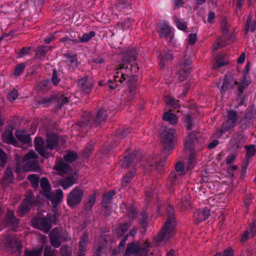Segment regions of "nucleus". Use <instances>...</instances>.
<instances>
[{
  "label": "nucleus",
  "mask_w": 256,
  "mask_h": 256,
  "mask_svg": "<svg viewBox=\"0 0 256 256\" xmlns=\"http://www.w3.org/2000/svg\"><path fill=\"white\" fill-rule=\"evenodd\" d=\"M136 55L137 52L134 48L127 52L126 58L120 64V67L116 70L112 79L109 80L108 82V86L111 90H114L120 86L122 82L126 80L127 76L126 73L128 69V63H131L132 71L136 72L138 69L136 62Z\"/></svg>",
  "instance_id": "f257e3e1"
},
{
  "label": "nucleus",
  "mask_w": 256,
  "mask_h": 256,
  "mask_svg": "<svg viewBox=\"0 0 256 256\" xmlns=\"http://www.w3.org/2000/svg\"><path fill=\"white\" fill-rule=\"evenodd\" d=\"M134 170H132L126 174L124 178H123L122 181V184L123 186H126L128 183L130 182L132 178L134 176Z\"/></svg>",
  "instance_id": "37998d69"
},
{
  "label": "nucleus",
  "mask_w": 256,
  "mask_h": 256,
  "mask_svg": "<svg viewBox=\"0 0 256 256\" xmlns=\"http://www.w3.org/2000/svg\"><path fill=\"white\" fill-rule=\"evenodd\" d=\"M82 196L83 192L81 189L74 188L68 196L67 201L68 205L72 208H74L81 202Z\"/></svg>",
  "instance_id": "9b49d317"
},
{
  "label": "nucleus",
  "mask_w": 256,
  "mask_h": 256,
  "mask_svg": "<svg viewBox=\"0 0 256 256\" xmlns=\"http://www.w3.org/2000/svg\"><path fill=\"white\" fill-rule=\"evenodd\" d=\"M226 44L223 42L222 40H220L219 42H218L216 44L213 46V48L214 50H218L224 46Z\"/></svg>",
  "instance_id": "338daca9"
},
{
  "label": "nucleus",
  "mask_w": 256,
  "mask_h": 256,
  "mask_svg": "<svg viewBox=\"0 0 256 256\" xmlns=\"http://www.w3.org/2000/svg\"><path fill=\"white\" fill-rule=\"evenodd\" d=\"M196 164V156L193 154H191L188 161V169L192 168Z\"/></svg>",
  "instance_id": "49530a36"
},
{
  "label": "nucleus",
  "mask_w": 256,
  "mask_h": 256,
  "mask_svg": "<svg viewBox=\"0 0 256 256\" xmlns=\"http://www.w3.org/2000/svg\"><path fill=\"white\" fill-rule=\"evenodd\" d=\"M137 92L136 86V84H133L128 88V90L124 97L128 102H130L135 98L136 94Z\"/></svg>",
  "instance_id": "2f4dec72"
},
{
  "label": "nucleus",
  "mask_w": 256,
  "mask_h": 256,
  "mask_svg": "<svg viewBox=\"0 0 256 256\" xmlns=\"http://www.w3.org/2000/svg\"><path fill=\"white\" fill-rule=\"evenodd\" d=\"M246 138L242 133L237 134L234 136L233 139L230 141L232 144L233 145L234 148L236 150H238L242 147V144L245 142Z\"/></svg>",
  "instance_id": "412c9836"
},
{
  "label": "nucleus",
  "mask_w": 256,
  "mask_h": 256,
  "mask_svg": "<svg viewBox=\"0 0 256 256\" xmlns=\"http://www.w3.org/2000/svg\"><path fill=\"white\" fill-rule=\"evenodd\" d=\"M52 81L55 85L57 84L60 81V79L58 76L57 72L55 70H53Z\"/></svg>",
  "instance_id": "680f3d73"
},
{
  "label": "nucleus",
  "mask_w": 256,
  "mask_h": 256,
  "mask_svg": "<svg viewBox=\"0 0 256 256\" xmlns=\"http://www.w3.org/2000/svg\"><path fill=\"white\" fill-rule=\"evenodd\" d=\"M28 178L33 188H38L40 180V178L38 175L35 174H30L28 176Z\"/></svg>",
  "instance_id": "f704fd0d"
},
{
  "label": "nucleus",
  "mask_w": 256,
  "mask_h": 256,
  "mask_svg": "<svg viewBox=\"0 0 256 256\" xmlns=\"http://www.w3.org/2000/svg\"><path fill=\"white\" fill-rule=\"evenodd\" d=\"M50 49L48 46H40L38 48L37 52L38 54L44 56Z\"/></svg>",
  "instance_id": "5fc2aeb1"
},
{
  "label": "nucleus",
  "mask_w": 256,
  "mask_h": 256,
  "mask_svg": "<svg viewBox=\"0 0 256 256\" xmlns=\"http://www.w3.org/2000/svg\"><path fill=\"white\" fill-rule=\"evenodd\" d=\"M93 147H94V144L92 142H90L88 144L87 147L86 148V149L84 150V153H85L86 156H87L89 154V153L92 150Z\"/></svg>",
  "instance_id": "69168bd1"
},
{
  "label": "nucleus",
  "mask_w": 256,
  "mask_h": 256,
  "mask_svg": "<svg viewBox=\"0 0 256 256\" xmlns=\"http://www.w3.org/2000/svg\"><path fill=\"white\" fill-rule=\"evenodd\" d=\"M196 40H197V36L196 34H194V33L190 34L188 35V43L190 45H192L196 41Z\"/></svg>",
  "instance_id": "13d9d810"
},
{
  "label": "nucleus",
  "mask_w": 256,
  "mask_h": 256,
  "mask_svg": "<svg viewBox=\"0 0 256 256\" xmlns=\"http://www.w3.org/2000/svg\"><path fill=\"white\" fill-rule=\"evenodd\" d=\"M247 25H248V28L246 29V32L248 30L250 29L251 31L254 32L256 30V21H254L252 24V26H250V22H248V20H247Z\"/></svg>",
  "instance_id": "774afa93"
},
{
  "label": "nucleus",
  "mask_w": 256,
  "mask_h": 256,
  "mask_svg": "<svg viewBox=\"0 0 256 256\" xmlns=\"http://www.w3.org/2000/svg\"><path fill=\"white\" fill-rule=\"evenodd\" d=\"M165 101L166 104L172 106L174 108H178L179 107L178 101L171 96H168L165 98Z\"/></svg>",
  "instance_id": "72a5a7b5"
},
{
  "label": "nucleus",
  "mask_w": 256,
  "mask_h": 256,
  "mask_svg": "<svg viewBox=\"0 0 256 256\" xmlns=\"http://www.w3.org/2000/svg\"><path fill=\"white\" fill-rule=\"evenodd\" d=\"M77 154L73 151L68 152L64 156V158L67 162H71L75 161L77 158Z\"/></svg>",
  "instance_id": "e433bc0d"
},
{
  "label": "nucleus",
  "mask_w": 256,
  "mask_h": 256,
  "mask_svg": "<svg viewBox=\"0 0 256 256\" xmlns=\"http://www.w3.org/2000/svg\"><path fill=\"white\" fill-rule=\"evenodd\" d=\"M221 29L224 34H226L228 30V26L226 20L224 19L220 22Z\"/></svg>",
  "instance_id": "4d7b16f0"
},
{
  "label": "nucleus",
  "mask_w": 256,
  "mask_h": 256,
  "mask_svg": "<svg viewBox=\"0 0 256 256\" xmlns=\"http://www.w3.org/2000/svg\"><path fill=\"white\" fill-rule=\"evenodd\" d=\"M175 169L176 172H180L181 174H184L186 172V170L182 163L178 162L176 164Z\"/></svg>",
  "instance_id": "603ef678"
},
{
  "label": "nucleus",
  "mask_w": 256,
  "mask_h": 256,
  "mask_svg": "<svg viewBox=\"0 0 256 256\" xmlns=\"http://www.w3.org/2000/svg\"><path fill=\"white\" fill-rule=\"evenodd\" d=\"M55 212L52 215L47 214L46 216L36 217L32 220L34 226L47 232L52 228V223L56 221Z\"/></svg>",
  "instance_id": "0eeeda50"
},
{
  "label": "nucleus",
  "mask_w": 256,
  "mask_h": 256,
  "mask_svg": "<svg viewBox=\"0 0 256 256\" xmlns=\"http://www.w3.org/2000/svg\"><path fill=\"white\" fill-rule=\"evenodd\" d=\"M192 63V61L189 58L185 60L182 65L184 68L178 70V79L180 81H184L190 74V68L188 67Z\"/></svg>",
  "instance_id": "4468645a"
},
{
  "label": "nucleus",
  "mask_w": 256,
  "mask_h": 256,
  "mask_svg": "<svg viewBox=\"0 0 256 256\" xmlns=\"http://www.w3.org/2000/svg\"><path fill=\"white\" fill-rule=\"evenodd\" d=\"M249 84V82L246 78H244L241 82H238L237 85H238V89L240 94L243 92L246 87L248 86Z\"/></svg>",
  "instance_id": "79ce46f5"
},
{
  "label": "nucleus",
  "mask_w": 256,
  "mask_h": 256,
  "mask_svg": "<svg viewBox=\"0 0 256 256\" xmlns=\"http://www.w3.org/2000/svg\"><path fill=\"white\" fill-rule=\"evenodd\" d=\"M234 252L232 248H228L223 252L224 256H234Z\"/></svg>",
  "instance_id": "e2e57ef3"
},
{
  "label": "nucleus",
  "mask_w": 256,
  "mask_h": 256,
  "mask_svg": "<svg viewBox=\"0 0 256 256\" xmlns=\"http://www.w3.org/2000/svg\"><path fill=\"white\" fill-rule=\"evenodd\" d=\"M44 256H56L54 250H52L51 248L46 246L45 248Z\"/></svg>",
  "instance_id": "052dcab7"
},
{
  "label": "nucleus",
  "mask_w": 256,
  "mask_h": 256,
  "mask_svg": "<svg viewBox=\"0 0 256 256\" xmlns=\"http://www.w3.org/2000/svg\"><path fill=\"white\" fill-rule=\"evenodd\" d=\"M209 216V210L206 208H204L201 210H198V212L194 214V216L198 220V222H201L205 220L208 218Z\"/></svg>",
  "instance_id": "c85d7f7f"
},
{
  "label": "nucleus",
  "mask_w": 256,
  "mask_h": 256,
  "mask_svg": "<svg viewBox=\"0 0 256 256\" xmlns=\"http://www.w3.org/2000/svg\"><path fill=\"white\" fill-rule=\"evenodd\" d=\"M37 158V154L34 151H30L23 158V161L25 163L23 165L22 168H18L16 170L18 172L35 170L38 168Z\"/></svg>",
  "instance_id": "1a4fd4ad"
},
{
  "label": "nucleus",
  "mask_w": 256,
  "mask_h": 256,
  "mask_svg": "<svg viewBox=\"0 0 256 256\" xmlns=\"http://www.w3.org/2000/svg\"><path fill=\"white\" fill-rule=\"evenodd\" d=\"M130 224L124 223L120 225L114 231V234L117 237H120L123 236L130 227Z\"/></svg>",
  "instance_id": "cd10ccee"
},
{
  "label": "nucleus",
  "mask_w": 256,
  "mask_h": 256,
  "mask_svg": "<svg viewBox=\"0 0 256 256\" xmlns=\"http://www.w3.org/2000/svg\"><path fill=\"white\" fill-rule=\"evenodd\" d=\"M140 154L137 152L136 154H134L130 156H126L124 159L122 160L121 166L122 168H129L132 164L136 162L140 158Z\"/></svg>",
  "instance_id": "6ab92c4d"
},
{
  "label": "nucleus",
  "mask_w": 256,
  "mask_h": 256,
  "mask_svg": "<svg viewBox=\"0 0 256 256\" xmlns=\"http://www.w3.org/2000/svg\"><path fill=\"white\" fill-rule=\"evenodd\" d=\"M12 180L13 174L12 170L10 168L6 169L4 174V180L8 182H11Z\"/></svg>",
  "instance_id": "c03bdc74"
},
{
  "label": "nucleus",
  "mask_w": 256,
  "mask_h": 256,
  "mask_svg": "<svg viewBox=\"0 0 256 256\" xmlns=\"http://www.w3.org/2000/svg\"><path fill=\"white\" fill-rule=\"evenodd\" d=\"M60 140L56 135L49 136L45 144L44 140L40 138L34 139V146L38 154L44 158H48L51 155V151L57 146L58 143Z\"/></svg>",
  "instance_id": "f03ea898"
},
{
  "label": "nucleus",
  "mask_w": 256,
  "mask_h": 256,
  "mask_svg": "<svg viewBox=\"0 0 256 256\" xmlns=\"http://www.w3.org/2000/svg\"><path fill=\"white\" fill-rule=\"evenodd\" d=\"M190 208V204L189 200L186 198H182V210H185Z\"/></svg>",
  "instance_id": "09e8293b"
},
{
  "label": "nucleus",
  "mask_w": 256,
  "mask_h": 256,
  "mask_svg": "<svg viewBox=\"0 0 256 256\" xmlns=\"http://www.w3.org/2000/svg\"><path fill=\"white\" fill-rule=\"evenodd\" d=\"M42 250V248H40L36 250L26 251L25 253V256H41Z\"/></svg>",
  "instance_id": "a18cd8bd"
},
{
  "label": "nucleus",
  "mask_w": 256,
  "mask_h": 256,
  "mask_svg": "<svg viewBox=\"0 0 256 256\" xmlns=\"http://www.w3.org/2000/svg\"><path fill=\"white\" fill-rule=\"evenodd\" d=\"M107 116L108 114L106 111L104 109H101L98 111L96 117H94L90 114H88V120L92 123L100 124L106 119Z\"/></svg>",
  "instance_id": "dca6fc26"
},
{
  "label": "nucleus",
  "mask_w": 256,
  "mask_h": 256,
  "mask_svg": "<svg viewBox=\"0 0 256 256\" xmlns=\"http://www.w3.org/2000/svg\"><path fill=\"white\" fill-rule=\"evenodd\" d=\"M238 119L236 113L233 110H230L228 112V120L222 124V128L220 130H216L213 136L214 138H220L224 133L230 130L231 128L236 125V121Z\"/></svg>",
  "instance_id": "6e6552de"
},
{
  "label": "nucleus",
  "mask_w": 256,
  "mask_h": 256,
  "mask_svg": "<svg viewBox=\"0 0 256 256\" xmlns=\"http://www.w3.org/2000/svg\"><path fill=\"white\" fill-rule=\"evenodd\" d=\"M40 188L42 192L45 196L51 200L54 207H56L58 204L62 202L64 198L63 192L58 189L54 194L50 192L49 182L46 178H42L40 180Z\"/></svg>",
  "instance_id": "20e7f679"
},
{
  "label": "nucleus",
  "mask_w": 256,
  "mask_h": 256,
  "mask_svg": "<svg viewBox=\"0 0 256 256\" xmlns=\"http://www.w3.org/2000/svg\"><path fill=\"white\" fill-rule=\"evenodd\" d=\"M54 168L59 174L62 175L64 174H68L70 167L62 160H60V161H57Z\"/></svg>",
  "instance_id": "4be33fe9"
},
{
  "label": "nucleus",
  "mask_w": 256,
  "mask_h": 256,
  "mask_svg": "<svg viewBox=\"0 0 256 256\" xmlns=\"http://www.w3.org/2000/svg\"><path fill=\"white\" fill-rule=\"evenodd\" d=\"M128 236V234L125 235L122 240L120 242L118 246V249L120 252H122L124 250Z\"/></svg>",
  "instance_id": "864d4df0"
},
{
  "label": "nucleus",
  "mask_w": 256,
  "mask_h": 256,
  "mask_svg": "<svg viewBox=\"0 0 256 256\" xmlns=\"http://www.w3.org/2000/svg\"><path fill=\"white\" fill-rule=\"evenodd\" d=\"M88 238V235L86 234L82 238L79 243V256H84V252L86 249Z\"/></svg>",
  "instance_id": "bb28decb"
},
{
  "label": "nucleus",
  "mask_w": 256,
  "mask_h": 256,
  "mask_svg": "<svg viewBox=\"0 0 256 256\" xmlns=\"http://www.w3.org/2000/svg\"><path fill=\"white\" fill-rule=\"evenodd\" d=\"M5 244L6 246L11 248L13 252H20L22 248L20 242L16 238L12 236H8L6 238Z\"/></svg>",
  "instance_id": "f8f14e48"
},
{
  "label": "nucleus",
  "mask_w": 256,
  "mask_h": 256,
  "mask_svg": "<svg viewBox=\"0 0 256 256\" xmlns=\"http://www.w3.org/2000/svg\"><path fill=\"white\" fill-rule=\"evenodd\" d=\"M76 178V174L74 172V174L62 180H60V184L64 189H67L74 184Z\"/></svg>",
  "instance_id": "393cba45"
},
{
  "label": "nucleus",
  "mask_w": 256,
  "mask_h": 256,
  "mask_svg": "<svg viewBox=\"0 0 256 256\" xmlns=\"http://www.w3.org/2000/svg\"><path fill=\"white\" fill-rule=\"evenodd\" d=\"M246 150V158L247 159L251 158L256 152L255 146L252 144L250 146H244Z\"/></svg>",
  "instance_id": "c9c22d12"
},
{
  "label": "nucleus",
  "mask_w": 256,
  "mask_h": 256,
  "mask_svg": "<svg viewBox=\"0 0 256 256\" xmlns=\"http://www.w3.org/2000/svg\"><path fill=\"white\" fill-rule=\"evenodd\" d=\"M168 218L165 224L159 233L156 240L158 242L166 241L174 234L176 226L175 220L173 216L174 208L171 206H168L166 208Z\"/></svg>",
  "instance_id": "7ed1b4c3"
},
{
  "label": "nucleus",
  "mask_w": 256,
  "mask_h": 256,
  "mask_svg": "<svg viewBox=\"0 0 256 256\" xmlns=\"http://www.w3.org/2000/svg\"><path fill=\"white\" fill-rule=\"evenodd\" d=\"M4 142L8 144H12L15 146L21 147L22 145L18 142L14 138L12 132V128H9L6 130L2 136Z\"/></svg>",
  "instance_id": "f3484780"
},
{
  "label": "nucleus",
  "mask_w": 256,
  "mask_h": 256,
  "mask_svg": "<svg viewBox=\"0 0 256 256\" xmlns=\"http://www.w3.org/2000/svg\"><path fill=\"white\" fill-rule=\"evenodd\" d=\"M54 100H56L58 102L56 107L58 108H60L62 106V105L66 104L68 102V100L67 97L60 95L58 96L56 98L54 99Z\"/></svg>",
  "instance_id": "4c0bfd02"
},
{
  "label": "nucleus",
  "mask_w": 256,
  "mask_h": 256,
  "mask_svg": "<svg viewBox=\"0 0 256 256\" xmlns=\"http://www.w3.org/2000/svg\"><path fill=\"white\" fill-rule=\"evenodd\" d=\"M25 68V65L24 64H20L16 66V67L14 72V74L16 76H20L22 72H23L24 68Z\"/></svg>",
  "instance_id": "8fccbe9b"
},
{
  "label": "nucleus",
  "mask_w": 256,
  "mask_h": 256,
  "mask_svg": "<svg viewBox=\"0 0 256 256\" xmlns=\"http://www.w3.org/2000/svg\"><path fill=\"white\" fill-rule=\"evenodd\" d=\"M78 84L81 90L83 92L87 94L90 91L92 86V82L88 78H84L78 80Z\"/></svg>",
  "instance_id": "aec40b11"
},
{
  "label": "nucleus",
  "mask_w": 256,
  "mask_h": 256,
  "mask_svg": "<svg viewBox=\"0 0 256 256\" xmlns=\"http://www.w3.org/2000/svg\"><path fill=\"white\" fill-rule=\"evenodd\" d=\"M236 155L234 154H232L228 156L226 159V164H230L234 163L236 159Z\"/></svg>",
  "instance_id": "6e6d98bb"
},
{
  "label": "nucleus",
  "mask_w": 256,
  "mask_h": 256,
  "mask_svg": "<svg viewBox=\"0 0 256 256\" xmlns=\"http://www.w3.org/2000/svg\"><path fill=\"white\" fill-rule=\"evenodd\" d=\"M158 32L160 36L162 38L170 37L171 36L170 28L166 22L160 23Z\"/></svg>",
  "instance_id": "b1692460"
},
{
  "label": "nucleus",
  "mask_w": 256,
  "mask_h": 256,
  "mask_svg": "<svg viewBox=\"0 0 256 256\" xmlns=\"http://www.w3.org/2000/svg\"><path fill=\"white\" fill-rule=\"evenodd\" d=\"M16 136L22 144H26L30 145L31 144V139L28 134H26L24 131H18L16 133Z\"/></svg>",
  "instance_id": "a878e982"
},
{
  "label": "nucleus",
  "mask_w": 256,
  "mask_h": 256,
  "mask_svg": "<svg viewBox=\"0 0 256 256\" xmlns=\"http://www.w3.org/2000/svg\"><path fill=\"white\" fill-rule=\"evenodd\" d=\"M49 84V80H45L40 82L38 84V86L42 90H45L48 87Z\"/></svg>",
  "instance_id": "bf43d9fd"
},
{
  "label": "nucleus",
  "mask_w": 256,
  "mask_h": 256,
  "mask_svg": "<svg viewBox=\"0 0 256 256\" xmlns=\"http://www.w3.org/2000/svg\"><path fill=\"white\" fill-rule=\"evenodd\" d=\"M30 50V48L26 47L20 50L18 52V54L19 57H22L25 54H26L28 53Z\"/></svg>",
  "instance_id": "0e129e2a"
},
{
  "label": "nucleus",
  "mask_w": 256,
  "mask_h": 256,
  "mask_svg": "<svg viewBox=\"0 0 256 256\" xmlns=\"http://www.w3.org/2000/svg\"><path fill=\"white\" fill-rule=\"evenodd\" d=\"M176 134L174 129L170 128L164 130L160 134V138L164 146V154H170L174 149L175 144Z\"/></svg>",
  "instance_id": "39448f33"
},
{
  "label": "nucleus",
  "mask_w": 256,
  "mask_h": 256,
  "mask_svg": "<svg viewBox=\"0 0 256 256\" xmlns=\"http://www.w3.org/2000/svg\"><path fill=\"white\" fill-rule=\"evenodd\" d=\"M238 82L234 80L231 78H228V76L224 78V82L222 86L220 88V84H216V86H218L220 92L223 94L232 88L234 86H237Z\"/></svg>",
  "instance_id": "2eb2a0df"
},
{
  "label": "nucleus",
  "mask_w": 256,
  "mask_h": 256,
  "mask_svg": "<svg viewBox=\"0 0 256 256\" xmlns=\"http://www.w3.org/2000/svg\"><path fill=\"white\" fill-rule=\"evenodd\" d=\"M250 232H251L252 236H256V220L250 224L244 232L242 235L240 240L241 242L244 243L248 239Z\"/></svg>",
  "instance_id": "5701e85b"
},
{
  "label": "nucleus",
  "mask_w": 256,
  "mask_h": 256,
  "mask_svg": "<svg viewBox=\"0 0 256 256\" xmlns=\"http://www.w3.org/2000/svg\"><path fill=\"white\" fill-rule=\"evenodd\" d=\"M198 134L196 132H191L188 136L185 142L186 148L188 150H192V144L196 140Z\"/></svg>",
  "instance_id": "c756f323"
},
{
  "label": "nucleus",
  "mask_w": 256,
  "mask_h": 256,
  "mask_svg": "<svg viewBox=\"0 0 256 256\" xmlns=\"http://www.w3.org/2000/svg\"><path fill=\"white\" fill-rule=\"evenodd\" d=\"M18 96V92L16 90L14 89L8 94V99L10 102H12L16 100Z\"/></svg>",
  "instance_id": "3c124183"
},
{
  "label": "nucleus",
  "mask_w": 256,
  "mask_h": 256,
  "mask_svg": "<svg viewBox=\"0 0 256 256\" xmlns=\"http://www.w3.org/2000/svg\"><path fill=\"white\" fill-rule=\"evenodd\" d=\"M163 120L171 124H174L178 122V118L176 114L171 113L170 112H166L164 114Z\"/></svg>",
  "instance_id": "7c9ffc66"
},
{
  "label": "nucleus",
  "mask_w": 256,
  "mask_h": 256,
  "mask_svg": "<svg viewBox=\"0 0 256 256\" xmlns=\"http://www.w3.org/2000/svg\"><path fill=\"white\" fill-rule=\"evenodd\" d=\"M174 22L177 26V28L182 30H186L187 28L186 24L183 22L180 21L178 18H174Z\"/></svg>",
  "instance_id": "de8ad7c7"
},
{
  "label": "nucleus",
  "mask_w": 256,
  "mask_h": 256,
  "mask_svg": "<svg viewBox=\"0 0 256 256\" xmlns=\"http://www.w3.org/2000/svg\"><path fill=\"white\" fill-rule=\"evenodd\" d=\"M65 233L60 231L58 228H54L50 234V240L52 245L56 248H58L63 241L67 239V236Z\"/></svg>",
  "instance_id": "9d476101"
},
{
  "label": "nucleus",
  "mask_w": 256,
  "mask_h": 256,
  "mask_svg": "<svg viewBox=\"0 0 256 256\" xmlns=\"http://www.w3.org/2000/svg\"><path fill=\"white\" fill-rule=\"evenodd\" d=\"M114 194L115 192L114 191H111L104 195L102 200V206L104 207L107 208L106 204L111 201Z\"/></svg>",
  "instance_id": "473e14b6"
},
{
  "label": "nucleus",
  "mask_w": 256,
  "mask_h": 256,
  "mask_svg": "<svg viewBox=\"0 0 256 256\" xmlns=\"http://www.w3.org/2000/svg\"><path fill=\"white\" fill-rule=\"evenodd\" d=\"M149 246L150 242L147 241L142 246L138 242H131L128 245L124 256H146Z\"/></svg>",
  "instance_id": "423d86ee"
},
{
  "label": "nucleus",
  "mask_w": 256,
  "mask_h": 256,
  "mask_svg": "<svg viewBox=\"0 0 256 256\" xmlns=\"http://www.w3.org/2000/svg\"><path fill=\"white\" fill-rule=\"evenodd\" d=\"M172 58V53L170 50L166 52L164 55L162 56L160 60V66L162 67L166 64V60H171Z\"/></svg>",
  "instance_id": "ea45409f"
},
{
  "label": "nucleus",
  "mask_w": 256,
  "mask_h": 256,
  "mask_svg": "<svg viewBox=\"0 0 256 256\" xmlns=\"http://www.w3.org/2000/svg\"><path fill=\"white\" fill-rule=\"evenodd\" d=\"M184 122L185 124V126L187 130H191L193 126V119L192 116L188 114L184 118Z\"/></svg>",
  "instance_id": "a19ab883"
},
{
  "label": "nucleus",
  "mask_w": 256,
  "mask_h": 256,
  "mask_svg": "<svg viewBox=\"0 0 256 256\" xmlns=\"http://www.w3.org/2000/svg\"><path fill=\"white\" fill-rule=\"evenodd\" d=\"M95 36V32L93 31L90 32L88 33H86L80 38V42L82 43L86 42L89 41L92 37Z\"/></svg>",
  "instance_id": "58836bf2"
},
{
  "label": "nucleus",
  "mask_w": 256,
  "mask_h": 256,
  "mask_svg": "<svg viewBox=\"0 0 256 256\" xmlns=\"http://www.w3.org/2000/svg\"><path fill=\"white\" fill-rule=\"evenodd\" d=\"M8 228L12 230H16L18 226V220L14 216L12 211H8L6 216Z\"/></svg>",
  "instance_id": "a211bd4d"
},
{
  "label": "nucleus",
  "mask_w": 256,
  "mask_h": 256,
  "mask_svg": "<svg viewBox=\"0 0 256 256\" xmlns=\"http://www.w3.org/2000/svg\"><path fill=\"white\" fill-rule=\"evenodd\" d=\"M32 202V194L29 193L28 196L24 200L23 202L19 207L18 213L20 216H22L29 211Z\"/></svg>",
  "instance_id": "ddd939ff"
}]
</instances>
